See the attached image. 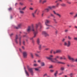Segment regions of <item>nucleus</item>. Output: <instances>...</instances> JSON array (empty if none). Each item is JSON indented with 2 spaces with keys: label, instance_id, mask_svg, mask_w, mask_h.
<instances>
[{
  "label": "nucleus",
  "instance_id": "19",
  "mask_svg": "<svg viewBox=\"0 0 77 77\" xmlns=\"http://www.w3.org/2000/svg\"><path fill=\"white\" fill-rule=\"evenodd\" d=\"M41 65L42 66H45V63L44 62H42L41 63Z\"/></svg>",
  "mask_w": 77,
  "mask_h": 77
},
{
  "label": "nucleus",
  "instance_id": "20",
  "mask_svg": "<svg viewBox=\"0 0 77 77\" xmlns=\"http://www.w3.org/2000/svg\"><path fill=\"white\" fill-rule=\"evenodd\" d=\"M57 53H61L62 51H61V50H57Z\"/></svg>",
  "mask_w": 77,
  "mask_h": 77
},
{
  "label": "nucleus",
  "instance_id": "33",
  "mask_svg": "<svg viewBox=\"0 0 77 77\" xmlns=\"http://www.w3.org/2000/svg\"><path fill=\"white\" fill-rule=\"evenodd\" d=\"M35 55L37 56V57H40V56L38 54H37L36 53H35Z\"/></svg>",
  "mask_w": 77,
  "mask_h": 77
},
{
  "label": "nucleus",
  "instance_id": "35",
  "mask_svg": "<svg viewBox=\"0 0 77 77\" xmlns=\"http://www.w3.org/2000/svg\"><path fill=\"white\" fill-rule=\"evenodd\" d=\"M64 68L63 67H61V71H63V70L64 69Z\"/></svg>",
  "mask_w": 77,
  "mask_h": 77
},
{
  "label": "nucleus",
  "instance_id": "9",
  "mask_svg": "<svg viewBox=\"0 0 77 77\" xmlns=\"http://www.w3.org/2000/svg\"><path fill=\"white\" fill-rule=\"evenodd\" d=\"M53 12L54 14H55V15H57V16H58V17H59V18H60L61 17V15L59 14L58 13H57L55 12V11H53Z\"/></svg>",
  "mask_w": 77,
  "mask_h": 77
},
{
  "label": "nucleus",
  "instance_id": "58",
  "mask_svg": "<svg viewBox=\"0 0 77 77\" xmlns=\"http://www.w3.org/2000/svg\"><path fill=\"white\" fill-rule=\"evenodd\" d=\"M50 71L51 72H54V70H50Z\"/></svg>",
  "mask_w": 77,
  "mask_h": 77
},
{
  "label": "nucleus",
  "instance_id": "43",
  "mask_svg": "<svg viewBox=\"0 0 77 77\" xmlns=\"http://www.w3.org/2000/svg\"><path fill=\"white\" fill-rule=\"evenodd\" d=\"M57 51H53V53L54 54H56V53H57Z\"/></svg>",
  "mask_w": 77,
  "mask_h": 77
},
{
  "label": "nucleus",
  "instance_id": "25",
  "mask_svg": "<svg viewBox=\"0 0 77 77\" xmlns=\"http://www.w3.org/2000/svg\"><path fill=\"white\" fill-rule=\"evenodd\" d=\"M19 44H20V45H21V38L20 37L19 38Z\"/></svg>",
  "mask_w": 77,
  "mask_h": 77
},
{
  "label": "nucleus",
  "instance_id": "21",
  "mask_svg": "<svg viewBox=\"0 0 77 77\" xmlns=\"http://www.w3.org/2000/svg\"><path fill=\"white\" fill-rule=\"evenodd\" d=\"M25 72L26 75L27 76H29V72L27 71H26V70H25Z\"/></svg>",
  "mask_w": 77,
  "mask_h": 77
},
{
  "label": "nucleus",
  "instance_id": "26",
  "mask_svg": "<svg viewBox=\"0 0 77 77\" xmlns=\"http://www.w3.org/2000/svg\"><path fill=\"white\" fill-rule=\"evenodd\" d=\"M53 20L55 23L56 24H57V21H56V20L55 19H53Z\"/></svg>",
  "mask_w": 77,
  "mask_h": 77
},
{
  "label": "nucleus",
  "instance_id": "52",
  "mask_svg": "<svg viewBox=\"0 0 77 77\" xmlns=\"http://www.w3.org/2000/svg\"><path fill=\"white\" fill-rule=\"evenodd\" d=\"M58 2H63V0H58Z\"/></svg>",
  "mask_w": 77,
  "mask_h": 77
},
{
  "label": "nucleus",
  "instance_id": "63",
  "mask_svg": "<svg viewBox=\"0 0 77 77\" xmlns=\"http://www.w3.org/2000/svg\"><path fill=\"white\" fill-rule=\"evenodd\" d=\"M60 59H61V60L63 59V57H60Z\"/></svg>",
  "mask_w": 77,
  "mask_h": 77
},
{
  "label": "nucleus",
  "instance_id": "39",
  "mask_svg": "<svg viewBox=\"0 0 77 77\" xmlns=\"http://www.w3.org/2000/svg\"><path fill=\"white\" fill-rule=\"evenodd\" d=\"M59 3H57L56 6H56V7H57V8L59 6Z\"/></svg>",
  "mask_w": 77,
  "mask_h": 77
},
{
  "label": "nucleus",
  "instance_id": "13",
  "mask_svg": "<svg viewBox=\"0 0 77 77\" xmlns=\"http://www.w3.org/2000/svg\"><path fill=\"white\" fill-rule=\"evenodd\" d=\"M39 23H40V24H38V27H39V25H40V29H42L43 27V26H42V25H41V23H36V24H35V27L34 26V27H36V25L37 24H39Z\"/></svg>",
  "mask_w": 77,
  "mask_h": 77
},
{
  "label": "nucleus",
  "instance_id": "64",
  "mask_svg": "<svg viewBox=\"0 0 77 77\" xmlns=\"http://www.w3.org/2000/svg\"><path fill=\"white\" fill-rule=\"evenodd\" d=\"M38 63H41V60H38Z\"/></svg>",
  "mask_w": 77,
  "mask_h": 77
},
{
  "label": "nucleus",
  "instance_id": "29",
  "mask_svg": "<svg viewBox=\"0 0 77 77\" xmlns=\"http://www.w3.org/2000/svg\"><path fill=\"white\" fill-rule=\"evenodd\" d=\"M51 17H53V18H56V17H55V16H54V15L53 14H51Z\"/></svg>",
  "mask_w": 77,
  "mask_h": 77
},
{
  "label": "nucleus",
  "instance_id": "14",
  "mask_svg": "<svg viewBox=\"0 0 77 77\" xmlns=\"http://www.w3.org/2000/svg\"><path fill=\"white\" fill-rule=\"evenodd\" d=\"M19 10H20L19 12L20 14H23L24 13V11H22L21 10V8H19Z\"/></svg>",
  "mask_w": 77,
  "mask_h": 77
},
{
  "label": "nucleus",
  "instance_id": "7",
  "mask_svg": "<svg viewBox=\"0 0 77 77\" xmlns=\"http://www.w3.org/2000/svg\"><path fill=\"white\" fill-rule=\"evenodd\" d=\"M50 23V21L49 20L47 19L45 20V24L46 26H47L48 25L47 24H49Z\"/></svg>",
  "mask_w": 77,
  "mask_h": 77
},
{
  "label": "nucleus",
  "instance_id": "31",
  "mask_svg": "<svg viewBox=\"0 0 77 77\" xmlns=\"http://www.w3.org/2000/svg\"><path fill=\"white\" fill-rule=\"evenodd\" d=\"M59 56H56L55 57V58L56 59H59Z\"/></svg>",
  "mask_w": 77,
  "mask_h": 77
},
{
  "label": "nucleus",
  "instance_id": "49",
  "mask_svg": "<svg viewBox=\"0 0 77 77\" xmlns=\"http://www.w3.org/2000/svg\"><path fill=\"white\" fill-rule=\"evenodd\" d=\"M47 73H45L44 75L43 76H47Z\"/></svg>",
  "mask_w": 77,
  "mask_h": 77
},
{
  "label": "nucleus",
  "instance_id": "32",
  "mask_svg": "<svg viewBox=\"0 0 77 77\" xmlns=\"http://www.w3.org/2000/svg\"><path fill=\"white\" fill-rule=\"evenodd\" d=\"M50 50V48H46L45 49V50L46 51H48V50Z\"/></svg>",
  "mask_w": 77,
  "mask_h": 77
},
{
  "label": "nucleus",
  "instance_id": "30",
  "mask_svg": "<svg viewBox=\"0 0 77 77\" xmlns=\"http://www.w3.org/2000/svg\"><path fill=\"white\" fill-rule=\"evenodd\" d=\"M47 2V0H44V1H43L42 2V3L43 4H44V3H46Z\"/></svg>",
  "mask_w": 77,
  "mask_h": 77
},
{
  "label": "nucleus",
  "instance_id": "50",
  "mask_svg": "<svg viewBox=\"0 0 77 77\" xmlns=\"http://www.w3.org/2000/svg\"><path fill=\"white\" fill-rule=\"evenodd\" d=\"M54 51H53V50H52L51 51H50V53H51V54H52V53H53V52Z\"/></svg>",
  "mask_w": 77,
  "mask_h": 77
},
{
  "label": "nucleus",
  "instance_id": "5",
  "mask_svg": "<svg viewBox=\"0 0 77 77\" xmlns=\"http://www.w3.org/2000/svg\"><path fill=\"white\" fill-rule=\"evenodd\" d=\"M23 56L24 58H27V53L26 51L23 52Z\"/></svg>",
  "mask_w": 77,
  "mask_h": 77
},
{
  "label": "nucleus",
  "instance_id": "23",
  "mask_svg": "<svg viewBox=\"0 0 77 77\" xmlns=\"http://www.w3.org/2000/svg\"><path fill=\"white\" fill-rule=\"evenodd\" d=\"M68 38L69 40H71L72 39V37L69 36H68Z\"/></svg>",
  "mask_w": 77,
  "mask_h": 77
},
{
  "label": "nucleus",
  "instance_id": "11",
  "mask_svg": "<svg viewBox=\"0 0 77 77\" xmlns=\"http://www.w3.org/2000/svg\"><path fill=\"white\" fill-rule=\"evenodd\" d=\"M28 70L30 72V73H31V75H33V72L32 68H29Z\"/></svg>",
  "mask_w": 77,
  "mask_h": 77
},
{
  "label": "nucleus",
  "instance_id": "27",
  "mask_svg": "<svg viewBox=\"0 0 77 77\" xmlns=\"http://www.w3.org/2000/svg\"><path fill=\"white\" fill-rule=\"evenodd\" d=\"M48 8L49 9H50L51 10L53 9L52 6H49L48 7Z\"/></svg>",
  "mask_w": 77,
  "mask_h": 77
},
{
  "label": "nucleus",
  "instance_id": "55",
  "mask_svg": "<svg viewBox=\"0 0 77 77\" xmlns=\"http://www.w3.org/2000/svg\"><path fill=\"white\" fill-rule=\"evenodd\" d=\"M23 45H25V41H23Z\"/></svg>",
  "mask_w": 77,
  "mask_h": 77
},
{
  "label": "nucleus",
  "instance_id": "18",
  "mask_svg": "<svg viewBox=\"0 0 77 77\" xmlns=\"http://www.w3.org/2000/svg\"><path fill=\"white\" fill-rule=\"evenodd\" d=\"M45 11L46 12H49V8H45Z\"/></svg>",
  "mask_w": 77,
  "mask_h": 77
},
{
  "label": "nucleus",
  "instance_id": "53",
  "mask_svg": "<svg viewBox=\"0 0 77 77\" xmlns=\"http://www.w3.org/2000/svg\"><path fill=\"white\" fill-rule=\"evenodd\" d=\"M19 51H20V52H22V50H21V48H19Z\"/></svg>",
  "mask_w": 77,
  "mask_h": 77
},
{
  "label": "nucleus",
  "instance_id": "22",
  "mask_svg": "<svg viewBox=\"0 0 77 77\" xmlns=\"http://www.w3.org/2000/svg\"><path fill=\"white\" fill-rule=\"evenodd\" d=\"M57 71H56L54 73V75L55 77H57Z\"/></svg>",
  "mask_w": 77,
  "mask_h": 77
},
{
  "label": "nucleus",
  "instance_id": "3",
  "mask_svg": "<svg viewBox=\"0 0 77 77\" xmlns=\"http://www.w3.org/2000/svg\"><path fill=\"white\" fill-rule=\"evenodd\" d=\"M37 44L38 45V48L39 50H41L42 49V45L40 44V39L39 38H38L37 40Z\"/></svg>",
  "mask_w": 77,
  "mask_h": 77
},
{
  "label": "nucleus",
  "instance_id": "15",
  "mask_svg": "<svg viewBox=\"0 0 77 77\" xmlns=\"http://www.w3.org/2000/svg\"><path fill=\"white\" fill-rule=\"evenodd\" d=\"M21 24H19L18 25L17 27H16L15 28L16 29H20V28H21Z\"/></svg>",
  "mask_w": 77,
  "mask_h": 77
},
{
  "label": "nucleus",
  "instance_id": "45",
  "mask_svg": "<svg viewBox=\"0 0 77 77\" xmlns=\"http://www.w3.org/2000/svg\"><path fill=\"white\" fill-rule=\"evenodd\" d=\"M74 18H76L77 17V14H76L75 15L74 17Z\"/></svg>",
  "mask_w": 77,
  "mask_h": 77
},
{
  "label": "nucleus",
  "instance_id": "2",
  "mask_svg": "<svg viewBox=\"0 0 77 77\" xmlns=\"http://www.w3.org/2000/svg\"><path fill=\"white\" fill-rule=\"evenodd\" d=\"M52 62H53V63H59L60 64H63V65H65V63L59 61V60L57 59H56L55 58H53L52 60L51 61Z\"/></svg>",
  "mask_w": 77,
  "mask_h": 77
},
{
  "label": "nucleus",
  "instance_id": "10",
  "mask_svg": "<svg viewBox=\"0 0 77 77\" xmlns=\"http://www.w3.org/2000/svg\"><path fill=\"white\" fill-rule=\"evenodd\" d=\"M68 58L70 60H71L72 62H74V59L73 58L71 57V56H68Z\"/></svg>",
  "mask_w": 77,
  "mask_h": 77
},
{
  "label": "nucleus",
  "instance_id": "46",
  "mask_svg": "<svg viewBox=\"0 0 77 77\" xmlns=\"http://www.w3.org/2000/svg\"><path fill=\"white\" fill-rule=\"evenodd\" d=\"M67 3H68V4H71V3L69 1L67 2Z\"/></svg>",
  "mask_w": 77,
  "mask_h": 77
},
{
  "label": "nucleus",
  "instance_id": "42",
  "mask_svg": "<svg viewBox=\"0 0 77 77\" xmlns=\"http://www.w3.org/2000/svg\"><path fill=\"white\" fill-rule=\"evenodd\" d=\"M74 40H75V41H77V37H74Z\"/></svg>",
  "mask_w": 77,
  "mask_h": 77
},
{
  "label": "nucleus",
  "instance_id": "17",
  "mask_svg": "<svg viewBox=\"0 0 77 77\" xmlns=\"http://www.w3.org/2000/svg\"><path fill=\"white\" fill-rule=\"evenodd\" d=\"M36 14L35 13L33 12L32 13V16L33 18H35V14Z\"/></svg>",
  "mask_w": 77,
  "mask_h": 77
},
{
  "label": "nucleus",
  "instance_id": "56",
  "mask_svg": "<svg viewBox=\"0 0 77 77\" xmlns=\"http://www.w3.org/2000/svg\"><path fill=\"white\" fill-rule=\"evenodd\" d=\"M32 43H33V44H34V43H35V41L34 40H32Z\"/></svg>",
  "mask_w": 77,
  "mask_h": 77
},
{
  "label": "nucleus",
  "instance_id": "62",
  "mask_svg": "<svg viewBox=\"0 0 77 77\" xmlns=\"http://www.w3.org/2000/svg\"><path fill=\"white\" fill-rule=\"evenodd\" d=\"M74 61L77 62V58L75 59V60H74Z\"/></svg>",
  "mask_w": 77,
  "mask_h": 77
},
{
  "label": "nucleus",
  "instance_id": "60",
  "mask_svg": "<svg viewBox=\"0 0 77 77\" xmlns=\"http://www.w3.org/2000/svg\"><path fill=\"white\" fill-rule=\"evenodd\" d=\"M68 30L67 29H66L65 30V32H68Z\"/></svg>",
  "mask_w": 77,
  "mask_h": 77
},
{
  "label": "nucleus",
  "instance_id": "40",
  "mask_svg": "<svg viewBox=\"0 0 77 77\" xmlns=\"http://www.w3.org/2000/svg\"><path fill=\"white\" fill-rule=\"evenodd\" d=\"M29 10H30L31 11H33V8H29Z\"/></svg>",
  "mask_w": 77,
  "mask_h": 77
},
{
  "label": "nucleus",
  "instance_id": "59",
  "mask_svg": "<svg viewBox=\"0 0 77 77\" xmlns=\"http://www.w3.org/2000/svg\"><path fill=\"white\" fill-rule=\"evenodd\" d=\"M42 0H39V3H41L42 2Z\"/></svg>",
  "mask_w": 77,
  "mask_h": 77
},
{
  "label": "nucleus",
  "instance_id": "1",
  "mask_svg": "<svg viewBox=\"0 0 77 77\" xmlns=\"http://www.w3.org/2000/svg\"><path fill=\"white\" fill-rule=\"evenodd\" d=\"M39 24H40V23L36 24L35 27H34V25L33 24L31 25V26H28L27 29V32L28 33H30V32H31V30H32L34 33V36L30 38V40H32V41L33 40V38H35L36 37L37 34L38 33V31L37 29H38V26Z\"/></svg>",
  "mask_w": 77,
  "mask_h": 77
},
{
  "label": "nucleus",
  "instance_id": "4",
  "mask_svg": "<svg viewBox=\"0 0 77 77\" xmlns=\"http://www.w3.org/2000/svg\"><path fill=\"white\" fill-rule=\"evenodd\" d=\"M64 45H65V46H66L68 47H70L71 45V42L69 41H67V43L66 42H65Z\"/></svg>",
  "mask_w": 77,
  "mask_h": 77
},
{
  "label": "nucleus",
  "instance_id": "34",
  "mask_svg": "<svg viewBox=\"0 0 77 77\" xmlns=\"http://www.w3.org/2000/svg\"><path fill=\"white\" fill-rule=\"evenodd\" d=\"M63 59H64V60H66V58L65 57V56H63Z\"/></svg>",
  "mask_w": 77,
  "mask_h": 77
},
{
  "label": "nucleus",
  "instance_id": "54",
  "mask_svg": "<svg viewBox=\"0 0 77 77\" xmlns=\"http://www.w3.org/2000/svg\"><path fill=\"white\" fill-rule=\"evenodd\" d=\"M65 38H63L62 40V42H64L65 41Z\"/></svg>",
  "mask_w": 77,
  "mask_h": 77
},
{
  "label": "nucleus",
  "instance_id": "38",
  "mask_svg": "<svg viewBox=\"0 0 77 77\" xmlns=\"http://www.w3.org/2000/svg\"><path fill=\"white\" fill-rule=\"evenodd\" d=\"M69 14H70L71 15H73L74 14V13L72 12H70L69 13Z\"/></svg>",
  "mask_w": 77,
  "mask_h": 77
},
{
  "label": "nucleus",
  "instance_id": "61",
  "mask_svg": "<svg viewBox=\"0 0 77 77\" xmlns=\"http://www.w3.org/2000/svg\"><path fill=\"white\" fill-rule=\"evenodd\" d=\"M72 75H73V74L71 73L70 74V75H71V77H72Z\"/></svg>",
  "mask_w": 77,
  "mask_h": 77
},
{
  "label": "nucleus",
  "instance_id": "16",
  "mask_svg": "<svg viewBox=\"0 0 77 77\" xmlns=\"http://www.w3.org/2000/svg\"><path fill=\"white\" fill-rule=\"evenodd\" d=\"M60 6H63V7H65L66 6V4H65L64 3H62L61 4H60Z\"/></svg>",
  "mask_w": 77,
  "mask_h": 77
},
{
  "label": "nucleus",
  "instance_id": "47",
  "mask_svg": "<svg viewBox=\"0 0 77 77\" xmlns=\"http://www.w3.org/2000/svg\"><path fill=\"white\" fill-rule=\"evenodd\" d=\"M38 11V10L37 9H36V10L35 11H34V12H33L34 13H35V14H36V12H37V11Z\"/></svg>",
  "mask_w": 77,
  "mask_h": 77
},
{
  "label": "nucleus",
  "instance_id": "28",
  "mask_svg": "<svg viewBox=\"0 0 77 77\" xmlns=\"http://www.w3.org/2000/svg\"><path fill=\"white\" fill-rule=\"evenodd\" d=\"M30 55H31V57L32 58H33L34 57H33V53H31Z\"/></svg>",
  "mask_w": 77,
  "mask_h": 77
},
{
  "label": "nucleus",
  "instance_id": "51",
  "mask_svg": "<svg viewBox=\"0 0 77 77\" xmlns=\"http://www.w3.org/2000/svg\"><path fill=\"white\" fill-rule=\"evenodd\" d=\"M53 68V66L52 65L50 66L49 67V68Z\"/></svg>",
  "mask_w": 77,
  "mask_h": 77
},
{
  "label": "nucleus",
  "instance_id": "6",
  "mask_svg": "<svg viewBox=\"0 0 77 77\" xmlns=\"http://www.w3.org/2000/svg\"><path fill=\"white\" fill-rule=\"evenodd\" d=\"M53 55H50L49 57H46V59H49V60H50L51 61L53 59Z\"/></svg>",
  "mask_w": 77,
  "mask_h": 77
},
{
  "label": "nucleus",
  "instance_id": "44",
  "mask_svg": "<svg viewBox=\"0 0 77 77\" xmlns=\"http://www.w3.org/2000/svg\"><path fill=\"white\" fill-rule=\"evenodd\" d=\"M35 71H38L39 70V69L38 68H35Z\"/></svg>",
  "mask_w": 77,
  "mask_h": 77
},
{
  "label": "nucleus",
  "instance_id": "12",
  "mask_svg": "<svg viewBox=\"0 0 77 77\" xmlns=\"http://www.w3.org/2000/svg\"><path fill=\"white\" fill-rule=\"evenodd\" d=\"M18 35H16V36L15 38V42L17 44H18V41L17 40H18Z\"/></svg>",
  "mask_w": 77,
  "mask_h": 77
},
{
  "label": "nucleus",
  "instance_id": "36",
  "mask_svg": "<svg viewBox=\"0 0 77 77\" xmlns=\"http://www.w3.org/2000/svg\"><path fill=\"white\" fill-rule=\"evenodd\" d=\"M47 26H48V27H51L53 28V26L52 25H48Z\"/></svg>",
  "mask_w": 77,
  "mask_h": 77
},
{
  "label": "nucleus",
  "instance_id": "48",
  "mask_svg": "<svg viewBox=\"0 0 77 77\" xmlns=\"http://www.w3.org/2000/svg\"><path fill=\"white\" fill-rule=\"evenodd\" d=\"M8 10L9 11H12V8H10L8 9Z\"/></svg>",
  "mask_w": 77,
  "mask_h": 77
},
{
  "label": "nucleus",
  "instance_id": "37",
  "mask_svg": "<svg viewBox=\"0 0 77 77\" xmlns=\"http://www.w3.org/2000/svg\"><path fill=\"white\" fill-rule=\"evenodd\" d=\"M38 65L37 64H34L33 65V66H38Z\"/></svg>",
  "mask_w": 77,
  "mask_h": 77
},
{
  "label": "nucleus",
  "instance_id": "8",
  "mask_svg": "<svg viewBox=\"0 0 77 77\" xmlns=\"http://www.w3.org/2000/svg\"><path fill=\"white\" fill-rule=\"evenodd\" d=\"M42 34L43 35H44L45 36H48V34L45 31L42 32Z\"/></svg>",
  "mask_w": 77,
  "mask_h": 77
},
{
  "label": "nucleus",
  "instance_id": "57",
  "mask_svg": "<svg viewBox=\"0 0 77 77\" xmlns=\"http://www.w3.org/2000/svg\"><path fill=\"white\" fill-rule=\"evenodd\" d=\"M63 72H62L61 73H60V74H59V75H62V74H63Z\"/></svg>",
  "mask_w": 77,
  "mask_h": 77
},
{
  "label": "nucleus",
  "instance_id": "24",
  "mask_svg": "<svg viewBox=\"0 0 77 77\" xmlns=\"http://www.w3.org/2000/svg\"><path fill=\"white\" fill-rule=\"evenodd\" d=\"M26 8H27L26 6L24 7L22 9V11H25V10L26 9Z\"/></svg>",
  "mask_w": 77,
  "mask_h": 77
},
{
  "label": "nucleus",
  "instance_id": "41",
  "mask_svg": "<svg viewBox=\"0 0 77 77\" xmlns=\"http://www.w3.org/2000/svg\"><path fill=\"white\" fill-rule=\"evenodd\" d=\"M52 9H54V8H56V6H52Z\"/></svg>",
  "mask_w": 77,
  "mask_h": 77
}]
</instances>
